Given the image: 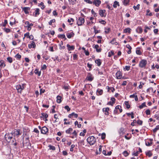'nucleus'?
Wrapping results in <instances>:
<instances>
[{"label": "nucleus", "mask_w": 159, "mask_h": 159, "mask_svg": "<svg viewBox=\"0 0 159 159\" xmlns=\"http://www.w3.org/2000/svg\"><path fill=\"white\" fill-rule=\"evenodd\" d=\"M79 144L81 146H84L85 144L84 140H80L79 143Z\"/></svg>", "instance_id": "26"}, {"label": "nucleus", "mask_w": 159, "mask_h": 159, "mask_svg": "<svg viewBox=\"0 0 159 159\" xmlns=\"http://www.w3.org/2000/svg\"><path fill=\"white\" fill-rule=\"evenodd\" d=\"M116 77L118 79H120L122 78V72L120 71H118L116 74Z\"/></svg>", "instance_id": "5"}, {"label": "nucleus", "mask_w": 159, "mask_h": 159, "mask_svg": "<svg viewBox=\"0 0 159 159\" xmlns=\"http://www.w3.org/2000/svg\"><path fill=\"white\" fill-rule=\"evenodd\" d=\"M111 100L112 101V104H114L115 102V99L114 98H111Z\"/></svg>", "instance_id": "62"}, {"label": "nucleus", "mask_w": 159, "mask_h": 159, "mask_svg": "<svg viewBox=\"0 0 159 159\" xmlns=\"http://www.w3.org/2000/svg\"><path fill=\"white\" fill-rule=\"evenodd\" d=\"M91 12H92V13L93 15L94 16V17H96V16H97V13L94 12V11H93V9H92L91 10Z\"/></svg>", "instance_id": "48"}, {"label": "nucleus", "mask_w": 159, "mask_h": 159, "mask_svg": "<svg viewBox=\"0 0 159 159\" xmlns=\"http://www.w3.org/2000/svg\"><path fill=\"white\" fill-rule=\"evenodd\" d=\"M109 109L108 107L104 108L102 109V111L103 112H105V114L108 115L109 114L108 111Z\"/></svg>", "instance_id": "15"}, {"label": "nucleus", "mask_w": 159, "mask_h": 159, "mask_svg": "<svg viewBox=\"0 0 159 159\" xmlns=\"http://www.w3.org/2000/svg\"><path fill=\"white\" fill-rule=\"evenodd\" d=\"M58 37L59 38H64L65 39H66L65 35L64 34H60L58 35Z\"/></svg>", "instance_id": "34"}, {"label": "nucleus", "mask_w": 159, "mask_h": 159, "mask_svg": "<svg viewBox=\"0 0 159 159\" xmlns=\"http://www.w3.org/2000/svg\"><path fill=\"white\" fill-rule=\"evenodd\" d=\"M68 21L69 23L73 22L74 21V19L73 18H71L68 20Z\"/></svg>", "instance_id": "57"}, {"label": "nucleus", "mask_w": 159, "mask_h": 159, "mask_svg": "<svg viewBox=\"0 0 159 159\" xmlns=\"http://www.w3.org/2000/svg\"><path fill=\"white\" fill-rule=\"evenodd\" d=\"M147 61L144 59L141 60L139 62V66L142 68H145V66L147 64Z\"/></svg>", "instance_id": "2"}, {"label": "nucleus", "mask_w": 159, "mask_h": 159, "mask_svg": "<svg viewBox=\"0 0 159 159\" xmlns=\"http://www.w3.org/2000/svg\"><path fill=\"white\" fill-rule=\"evenodd\" d=\"M105 32L106 34H108L110 31V28H107L105 29Z\"/></svg>", "instance_id": "33"}, {"label": "nucleus", "mask_w": 159, "mask_h": 159, "mask_svg": "<svg viewBox=\"0 0 159 159\" xmlns=\"http://www.w3.org/2000/svg\"><path fill=\"white\" fill-rule=\"evenodd\" d=\"M78 116V114L75 113L74 112H73L71 114H69L68 117L70 118H72L73 117L77 118Z\"/></svg>", "instance_id": "10"}, {"label": "nucleus", "mask_w": 159, "mask_h": 159, "mask_svg": "<svg viewBox=\"0 0 159 159\" xmlns=\"http://www.w3.org/2000/svg\"><path fill=\"white\" fill-rule=\"evenodd\" d=\"M139 7H140V5L139 4H138L136 6H134L133 8L135 10H136V9L139 10Z\"/></svg>", "instance_id": "36"}, {"label": "nucleus", "mask_w": 159, "mask_h": 159, "mask_svg": "<svg viewBox=\"0 0 159 159\" xmlns=\"http://www.w3.org/2000/svg\"><path fill=\"white\" fill-rule=\"evenodd\" d=\"M14 134L15 136H18L20 134V130L19 129H15L14 132Z\"/></svg>", "instance_id": "17"}, {"label": "nucleus", "mask_w": 159, "mask_h": 159, "mask_svg": "<svg viewBox=\"0 0 159 159\" xmlns=\"http://www.w3.org/2000/svg\"><path fill=\"white\" fill-rule=\"evenodd\" d=\"M137 122V124L140 125H142L143 123L142 121L140 120H138Z\"/></svg>", "instance_id": "50"}, {"label": "nucleus", "mask_w": 159, "mask_h": 159, "mask_svg": "<svg viewBox=\"0 0 159 159\" xmlns=\"http://www.w3.org/2000/svg\"><path fill=\"white\" fill-rule=\"evenodd\" d=\"M146 155L150 157L152 155V154L150 151H149L146 153Z\"/></svg>", "instance_id": "40"}, {"label": "nucleus", "mask_w": 159, "mask_h": 159, "mask_svg": "<svg viewBox=\"0 0 159 159\" xmlns=\"http://www.w3.org/2000/svg\"><path fill=\"white\" fill-rule=\"evenodd\" d=\"M93 3L97 7H98L101 3V1L100 0H94Z\"/></svg>", "instance_id": "9"}, {"label": "nucleus", "mask_w": 159, "mask_h": 159, "mask_svg": "<svg viewBox=\"0 0 159 159\" xmlns=\"http://www.w3.org/2000/svg\"><path fill=\"white\" fill-rule=\"evenodd\" d=\"M93 79V77L92 76V75L90 73H88L86 79L87 80L91 81Z\"/></svg>", "instance_id": "7"}, {"label": "nucleus", "mask_w": 159, "mask_h": 159, "mask_svg": "<svg viewBox=\"0 0 159 159\" xmlns=\"http://www.w3.org/2000/svg\"><path fill=\"white\" fill-rule=\"evenodd\" d=\"M34 73L35 74L38 75L39 76L40 75V72H39V70L37 69H35L34 70Z\"/></svg>", "instance_id": "35"}, {"label": "nucleus", "mask_w": 159, "mask_h": 159, "mask_svg": "<svg viewBox=\"0 0 159 159\" xmlns=\"http://www.w3.org/2000/svg\"><path fill=\"white\" fill-rule=\"evenodd\" d=\"M152 139H150L149 141H145L146 145L148 146H150L152 145Z\"/></svg>", "instance_id": "11"}, {"label": "nucleus", "mask_w": 159, "mask_h": 159, "mask_svg": "<svg viewBox=\"0 0 159 159\" xmlns=\"http://www.w3.org/2000/svg\"><path fill=\"white\" fill-rule=\"evenodd\" d=\"M99 23H101V24L105 25L106 23V22L103 20H102L99 21Z\"/></svg>", "instance_id": "53"}, {"label": "nucleus", "mask_w": 159, "mask_h": 159, "mask_svg": "<svg viewBox=\"0 0 159 159\" xmlns=\"http://www.w3.org/2000/svg\"><path fill=\"white\" fill-rule=\"evenodd\" d=\"M7 60L8 62H9L10 63H11L12 61V58L11 57H8L7 58Z\"/></svg>", "instance_id": "42"}, {"label": "nucleus", "mask_w": 159, "mask_h": 159, "mask_svg": "<svg viewBox=\"0 0 159 159\" xmlns=\"http://www.w3.org/2000/svg\"><path fill=\"white\" fill-rule=\"evenodd\" d=\"M136 53L137 54L140 55L141 54V52L140 50H136Z\"/></svg>", "instance_id": "58"}, {"label": "nucleus", "mask_w": 159, "mask_h": 159, "mask_svg": "<svg viewBox=\"0 0 159 159\" xmlns=\"http://www.w3.org/2000/svg\"><path fill=\"white\" fill-rule=\"evenodd\" d=\"M154 116L157 120H159V113H157V114H156Z\"/></svg>", "instance_id": "46"}, {"label": "nucleus", "mask_w": 159, "mask_h": 159, "mask_svg": "<svg viewBox=\"0 0 159 159\" xmlns=\"http://www.w3.org/2000/svg\"><path fill=\"white\" fill-rule=\"evenodd\" d=\"M48 147L50 149L52 150H55V148L54 146H52L51 145H50Z\"/></svg>", "instance_id": "41"}, {"label": "nucleus", "mask_w": 159, "mask_h": 159, "mask_svg": "<svg viewBox=\"0 0 159 159\" xmlns=\"http://www.w3.org/2000/svg\"><path fill=\"white\" fill-rule=\"evenodd\" d=\"M125 105L126 106V107L127 109H129L130 107V106L129 104V102L127 101H125Z\"/></svg>", "instance_id": "37"}, {"label": "nucleus", "mask_w": 159, "mask_h": 159, "mask_svg": "<svg viewBox=\"0 0 159 159\" xmlns=\"http://www.w3.org/2000/svg\"><path fill=\"white\" fill-rule=\"evenodd\" d=\"M147 92L149 93L151 92H153V89L152 87H150L147 89Z\"/></svg>", "instance_id": "31"}, {"label": "nucleus", "mask_w": 159, "mask_h": 159, "mask_svg": "<svg viewBox=\"0 0 159 159\" xmlns=\"http://www.w3.org/2000/svg\"><path fill=\"white\" fill-rule=\"evenodd\" d=\"M106 137V134L105 133H103L101 134V138L102 139H105Z\"/></svg>", "instance_id": "43"}, {"label": "nucleus", "mask_w": 159, "mask_h": 159, "mask_svg": "<svg viewBox=\"0 0 159 159\" xmlns=\"http://www.w3.org/2000/svg\"><path fill=\"white\" fill-rule=\"evenodd\" d=\"M66 36L69 39L71 38L72 37L74 36V34L73 32L68 33L66 34Z\"/></svg>", "instance_id": "13"}, {"label": "nucleus", "mask_w": 159, "mask_h": 159, "mask_svg": "<svg viewBox=\"0 0 159 159\" xmlns=\"http://www.w3.org/2000/svg\"><path fill=\"white\" fill-rule=\"evenodd\" d=\"M39 8H36L34 12L33 13V15L34 16H37L39 14Z\"/></svg>", "instance_id": "12"}, {"label": "nucleus", "mask_w": 159, "mask_h": 159, "mask_svg": "<svg viewBox=\"0 0 159 159\" xmlns=\"http://www.w3.org/2000/svg\"><path fill=\"white\" fill-rule=\"evenodd\" d=\"M36 46V45L34 42H33L31 44H29L28 47L29 48H34Z\"/></svg>", "instance_id": "16"}, {"label": "nucleus", "mask_w": 159, "mask_h": 159, "mask_svg": "<svg viewBox=\"0 0 159 159\" xmlns=\"http://www.w3.org/2000/svg\"><path fill=\"white\" fill-rule=\"evenodd\" d=\"M116 109H119L120 111V112H121L122 111V110L121 109V107L120 106H119V105L117 106L116 107Z\"/></svg>", "instance_id": "29"}, {"label": "nucleus", "mask_w": 159, "mask_h": 159, "mask_svg": "<svg viewBox=\"0 0 159 159\" xmlns=\"http://www.w3.org/2000/svg\"><path fill=\"white\" fill-rule=\"evenodd\" d=\"M119 6V2H117L116 1H115L114 2V4L113 5V6L114 8H116L117 7V6Z\"/></svg>", "instance_id": "24"}, {"label": "nucleus", "mask_w": 159, "mask_h": 159, "mask_svg": "<svg viewBox=\"0 0 159 159\" xmlns=\"http://www.w3.org/2000/svg\"><path fill=\"white\" fill-rule=\"evenodd\" d=\"M64 108L66 109V110H67V111H69L70 110V108L68 106H66L65 107H64Z\"/></svg>", "instance_id": "52"}, {"label": "nucleus", "mask_w": 159, "mask_h": 159, "mask_svg": "<svg viewBox=\"0 0 159 159\" xmlns=\"http://www.w3.org/2000/svg\"><path fill=\"white\" fill-rule=\"evenodd\" d=\"M145 113L146 115H148L150 114V111L149 109H147Z\"/></svg>", "instance_id": "49"}, {"label": "nucleus", "mask_w": 159, "mask_h": 159, "mask_svg": "<svg viewBox=\"0 0 159 159\" xmlns=\"http://www.w3.org/2000/svg\"><path fill=\"white\" fill-rule=\"evenodd\" d=\"M15 57L19 60L20 58V55L19 53L17 54L15 56Z\"/></svg>", "instance_id": "63"}, {"label": "nucleus", "mask_w": 159, "mask_h": 159, "mask_svg": "<svg viewBox=\"0 0 159 159\" xmlns=\"http://www.w3.org/2000/svg\"><path fill=\"white\" fill-rule=\"evenodd\" d=\"M76 0H68L70 4H74L75 2H76Z\"/></svg>", "instance_id": "45"}, {"label": "nucleus", "mask_w": 159, "mask_h": 159, "mask_svg": "<svg viewBox=\"0 0 159 159\" xmlns=\"http://www.w3.org/2000/svg\"><path fill=\"white\" fill-rule=\"evenodd\" d=\"M84 19L82 17L79 18L77 21V24L79 26L81 25L84 23Z\"/></svg>", "instance_id": "4"}, {"label": "nucleus", "mask_w": 159, "mask_h": 159, "mask_svg": "<svg viewBox=\"0 0 159 159\" xmlns=\"http://www.w3.org/2000/svg\"><path fill=\"white\" fill-rule=\"evenodd\" d=\"M5 66V63L2 61H0V68H2Z\"/></svg>", "instance_id": "25"}, {"label": "nucleus", "mask_w": 159, "mask_h": 159, "mask_svg": "<svg viewBox=\"0 0 159 159\" xmlns=\"http://www.w3.org/2000/svg\"><path fill=\"white\" fill-rule=\"evenodd\" d=\"M123 155L125 157H127L129 155V153H128V152L127 151H125L123 152Z\"/></svg>", "instance_id": "38"}, {"label": "nucleus", "mask_w": 159, "mask_h": 159, "mask_svg": "<svg viewBox=\"0 0 159 159\" xmlns=\"http://www.w3.org/2000/svg\"><path fill=\"white\" fill-rule=\"evenodd\" d=\"M55 19H53L50 20V21L49 22V24L50 25H52V23H53L55 22Z\"/></svg>", "instance_id": "44"}, {"label": "nucleus", "mask_w": 159, "mask_h": 159, "mask_svg": "<svg viewBox=\"0 0 159 159\" xmlns=\"http://www.w3.org/2000/svg\"><path fill=\"white\" fill-rule=\"evenodd\" d=\"M105 12L106 11L104 10H100L99 11V14L101 16L105 17L106 16Z\"/></svg>", "instance_id": "8"}, {"label": "nucleus", "mask_w": 159, "mask_h": 159, "mask_svg": "<svg viewBox=\"0 0 159 159\" xmlns=\"http://www.w3.org/2000/svg\"><path fill=\"white\" fill-rule=\"evenodd\" d=\"M41 117H43L45 118H47L48 116V115L47 114L45 113H41Z\"/></svg>", "instance_id": "27"}, {"label": "nucleus", "mask_w": 159, "mask_h": 159, "mask_svg": "<svg viewBox=\"0 0 159 159\" xmlns=\"http://www.w3.org/2000/svg\"><path fill=\"white\" fill-rule=\"evenodd\" d=\"M110 43L113 44H115L117 45L118 43H117L116 41V39H113L110 42Z\"/></svg>", "instance_id": "23"}, {"label": "nucleus", "mask_w": 159, "mask_h": 159, "mask_svg": "<svg viewBox=\"0 0 159 159\" xmlns=\"http://www.w3.org/2000/svg\"><path fill=\"white\" fill-rule=\"evenodd\" d=\"M26 84H22L21 86H20V89L22 90L25 87Z\"/></svg>", "instance_id": "56"}, {"label": "nucleus", "mask_w": 159, "mask_h": 159, "mask_svg": "<svg viewBox=\"0 0 159 159\" xmlns=\"http://www.w3.org/2000/svg\"><path fill=\"white\" fill-rule=\"evenodd\" d=\"M7 20H5L4 21V23L2 25L4 27L7 24Z\"/></svg>", "instance_id": "61"}, {"label": "nucleus", "mask_w": 159, "mask_h": 159, "mask_svg": "<svg viewBox=\"0 0 159 159\" xmlns=\"http://www.w3.org/2000/svg\"><path fill=\"white\" fill-rule=\"evenodd\" d=\"M159 129V125L156 126V128L153 129V132L155 134L156 132Z\"/></svg>", "instance_id": "28"}, {"label": "nucleus", "mask_w": 159, "mask_h": 159, "mask_svg": "<svg viewBox=\"0 0 159 159\" xmlns=\"http://www.w3.org/2000/svg\"><path fill=\"white\" fill-rule=\"evenodd\" d=\"M5 138L8 142H10L12 138V134H6L5 135Z\"/></svg>", "instance_id": "3"}, {"label": "nucleus", "mask_w": 159, "mask_h": 159, "mask_svg": "<svg viewBox=\"0 0 159 159\" xmlns=\"http://www.w3.org/2000/svg\"><path fill=\"white\" fill-rule=\"evenodd\" d=\"M129 0H124L123 4L125 5H126L129 3Z\"/></svg>", "instance_id": "39"}, {"label": "nucleus", "mask_w": 159, "mask_h": 159, "mask_svg": "<svg viewBox=\"0 0 159 159\" xmlns=\"http://www.w3.org/2000/svg\"><path fill=\"white\" fill-rule=\"evenodd\" d=\"M94 48L96 49V51L98 52H101V49L99 47L98 45H95Z\"/></svg>", "instance_id": "19"}, {"label": "nucleus", "mask_w": 159, "mask_h": 159, "mask_svg": "<svg viewBox=\"0 0 159 159\" xmlns=\"http://www.w3.org/2000/svg\"><path fill=\"white\" fill-rule=\"evenodd\" d=\"M75 145L74 144H72L71 146V148H70V150L71 152H72L73 151V148L75 147Z\"/></svg>", "instance_id": "51"}, {"label": "nucleus", "mask_w": 159, "mask_h": 159, "mask_svg": "<svg viewBox=\"0 0 159 159\" xmlns=\"http://www.w3.org/2000/svg\"><path fill=\"white\" fill-rule=\"evenodd\" d=\"M22 9L25 13L26 14L28 13V11L30 9V8L29 7H24Z\"/></svg>", "instance_id": "14"}, {"label": "nucleus", "mask_w": 159, "mask_h": 159, "mask_svg": "<svg viewBox=\"0 0 159 159\" xmlns=\"http://www.w3.org/2000/svg\"><path fill=\"white\" fill-rule=\"evenodd\" d=\"M73 129L71 128H69L66 130V132L67 134H70L72 132Z\"/></svg>", "instance_id": "30"}, {"label": "nucleus", "mask_w": 159, "mask_h": 159, "mask_svg": "<svg viewBox=\"0 0 159 159\" xmlns=\"http://www.w3.org/2000/svg\"><path fill=\"white\" fill-rule=\"evenodd\" d=\"M131 30L128 27L127 28H125L124 30V32L125 33H130L131 32Z\"/></svg>", "instance_id": "20"}, {"label": "nucleus", "mask_w": 159, "mask_h": 159, "mask_svg": "<svg viewBox=\"0 0 159 159\" xmlns=\"http://www.w3.org/2000/svg\"><path fill=\"white\" fill-rule=\"evenodd\" d=\"M29 33H27L24 34V37L23 38V39H24L25 37H26L27 38H29Z\"/></svg>", "instance_id": "54"}, {"label": "nucleus", "mask_w": 159, "mask_h": 159, "mask_svg": "<svg viewBox=\"0 0 159 159\" xmlns=\"http://www.w3.org/2000/svg\"><path fill=\"white\" fill-rule=\"evenodd\" d=\"M4 30L7 33H9L10 31V30L9 29L4 28Z\"/></svg>", "instance_id": "55"}, {"label": "nucleus", "mask_w": 159, "mask_h": 159, "mask_svg": "<svg viewBox=\"0 0 159 159\" xmlns=\"http://www.w3.org/2000/svg\"><path fill=\"white\" fill-rule=\"evenodd\" d=\"M67 47L68 48V50L69 51H71L75 49V47L74 46H70L69 44H67Z\"/></svg>", "instance_id": "18"}, {"label": "nucleus", "mask_w": 159, "mask_h": 159, "mask_svg": "<svg viewBox=\"0 0 159 159\" xmlns=\"http://www.w3.org/2000/svg\"><path fill=\"white\" fill-rule=\"evenodd\" d=\"M48 129L46 126L43 127L41 129V133L43 134H46L48 132Z\"/></svg>", "instance_id": "6"}, {"label": "nucleus", "mask_w": 159, "mask_h": 159, "mask_svg": "<svg viewBox=\"0 0 159 159\" xmlns=\"http://www.w3.org/2000/svg\"><path fill=\"white\" fill-rule=\"evenodd\" d=\"M84 1L89 4H91L93 3V2L89 0H84Z\"/></svg>", "instance_id": "59"}, {"label": "nucleus", "mask_w": 159, "mask_h": 159, "mask_svg": "<svg viewBox=\"0 0 159 159\" xmlns=\"http://www.w3.org/2000/svg\"><path fill=\"white\" fill-rule=\"evenodd\" d=\"M57 102L59 103H60L61 102V97L60 96L58 95L57 96Z\"/></svg>", "instance_id": "21"}, {"label": "nucleus", "mask_w": 159, "mask_h": 159, "mask_svg": "<svg viewBox=\"0 0 159 159\" xmlns=\"http://www.w3.org/2000/svg\"><path fill=\"white\" fill-rule=\"evenodd\" d=\"M146 106V103L143 102L142 103L141 105L139 106V108L140 109L143 108L144 107H145Z\"/></svg>", "instance_id": "32"}, {"label": "nucleus", "mask_w": 159, "mask_h": 159, "mask_svg": "<svg viewBox=\"0 0 159 159\" xmlns=\"http://www.w3.org/2000/svg\"><path fill=\"white\" fill-rule=\"evenodd\" d=\"M138 154H139V152L137 151V152H134L133 153V155H134V156H138Z\"/></svg>", "instance_id": "60"}, {"label": "nucleus", "mask_w": 159, "mask_h": 159, "mask_svg": "<svg viewBox=\"0 0 159 159\" xmlns=\"http://www.w3.org/2000/svg\"><path fill=\"white\" fill-rule=\"evenodd\" d=\"M95 62L97 64L98 66H100L101 64V60L100 59H98L95 60Z\"/></svg>", "instance_id": "22"}, {"label": "nucleus", "mask_w": 159, "mask_h": 159, "mask_svg": "<svg viewBox=\"0 0 159 159\" xmlns=\"http://www.w3.org/2000/svg\"><path fill=\"white\" fill-rule=\"evenodd\" d=\"M87 141L90 145L94 144L96 142V139L93 136L89 137L87 139Z\"/></svg>", "instance_id": "1"}, {"label": "nucleus", "mask_w": 159, "mask_h": 159, "mask_svg": "<svg viewBox=\"0 0 159 159\" xmlns=\"http://www.w3.org/2000/svg\"><path fill=\"white\" fill-rule=\"evenodd\" d=\"M130 66H126L125 67V69L127 70H129L130 69Z\"/></svg>", "instance_id": "64"}, {"label": "nucleus", "mask_w": 159, "mask_h": 159, "mask_svg": "<svg viewBox=\"0 0 159 159\" xmlns=\"http://www.w3.org/2000/svg\"><path fill=\"white\" fill-rule=\"evenodd\" d=\"M40 6H42L41 8L42 9H43L44 8L45 6L44 5L43 2H41V3L40 4Z\"/></svg>", "instance_id": "47"}]
</instances>
